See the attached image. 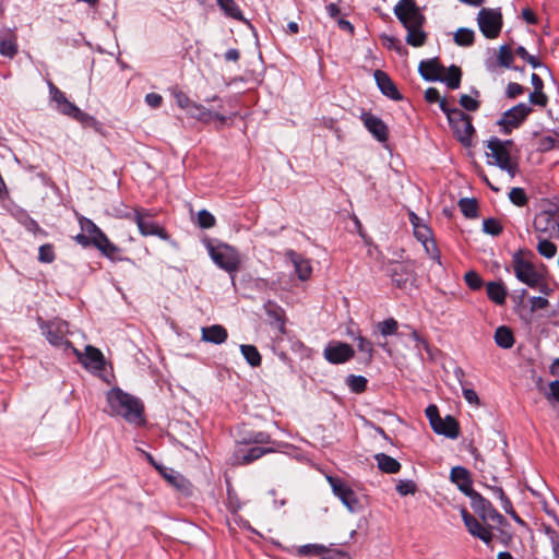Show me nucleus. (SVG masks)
<instances>
[{"label": "nucleus", "mask_w": 559, "mask_h": 559, "mask_svg": "<svg viewBox=\"0 0 559 559\" xmlns=\"http://www.w3.org/2000/svg\"><path fill=\"white\" fill-rule=\"evenodd\" d=\"M530 102L533 104V105H538V106H542V107H545L547 105V102H548V98L547 96L544 94L543 90H534L531 94H530Z\"/></svg>", "instance_id": "52"}, {"label": "nucleus", "mask_w": 559, "mask_h": 559, "mask_svg": "<svg viewBox=\"0 0 559 559\" xmlns=\"http://www.w3.org/2000/svg\"><path fill=\"white\" fill-rule=\"evenodd\" d=\"M471 504L473 510L485 521H491L497 524H502L504 518L491 506V503L483 498L478 492L471 497Z\"/></svg>", "instance_id": "14"}, {"label": "nucleus", "mask_w": 559, "mask_h": 559, "mask_svg": "<svg viewBox=\"0 0 559 559\" xmlns=\"http://www.w3.org/2000/svg\"><path fill=\"white\" fill-rule=\"evenodd\" d=\"M464 280L466 285L473 290H477L483 286V280L475 271H468L465 273Z\"/></svg>", "instance_id": "46"}, {"label": "nucleus", "mask_w": 559, "mask_h": 559, "mask_svg": "<svg viewBox=\"0 0 559 559\" xmlns=\"http://www.w3.org/2000/svg\"><path fill=\"white\" fill-rule=\"evenodd\" d=\"M72 353L79 358V360L86 367V368H92V369H95V370H103L104 369V366H105V359H104V355L103 353L92 346V345H87L85 347V353H81L79 349H76L75 347L72 348Z\"/></svg>", "instance_id": "18"}, {"label": "nucleus", "mask_w": 559, "mask_h": 559, "mask_svg": "<svg viewBox=\"0 0 559 559\" xmlns=\"http://www.w3.org/2000/svg\"><path fill=\"white\" fill-rule=\"evenodd\" d=\"M513 148L514 143L511 140L503 141L493 136L486 142L488 164L507 171L510 179H513L519 171L518 163L511 157Z\"/></svg>", "instance_id": "3"}, {"label": "nucleus", "mask_w": 559, "mask_h": 559, "mask_svg": "<svg viewBox=\"0 0 559 559\" xmlns=\"http://www.w3.org/2000/svg\"><path fill=\"white\" fill-rule=\"evenodd\" d=\"M390 276L392 278V282L399 288H405L408 283H413L415 280L414 262L405 261L401 263H392Z\"/></svg>", "instance_id": "15"}, {"label": "nucleus", "mask_w": 559, "mask_h": 559, "mask_svg": "<svg viewBox=\"0 0 559 559\" xmlns=\"http://www.w3.org/2000/svg\"><path fill=\"white\" fill-rule=\"evenodd\" d=\"M425 99L428 103H439V106L441 107V102L445 100L444 98L440 97L439 91L435 87H429L425 92Z\"/></svg>", "instance_id": "55"}, {"label": "nucleus", "mask_w": 559, "mask_h": 559, "mask_svg": "<svg viewBox=\"0 0 559 559\" xmlns=\"http://www.w3.org/2000/svg\"><path fill=\"white\" fill-rule=\"evenodd\" d=\"M265 308H266L269 316L273 317L276 321L281 322V325L283 326L284 325L283 311L280 308L274 307L270 302L265 306Z\"/></svg>", "instance_id": "57"}, {"label": "nucleus", "mask_w": 559, "mask_h": 559, "mask_svg": "<svg viewBox=\"0 0 559 559\" xmlns=\"http://www.w3.org/2000/svg\"><path fill=\"white\" fill-rule=\"evenodd\" d=\"M409 221L413 225L414 236L420 241L426 252L432 258H439V250L435 240L432 239V231L425 221L417 216L415 213H409Z\"/></svg>", "instance_id": "12"}, {"label": "nucleus", "mask_w": 559, "mask_h": 559, "mask_svg": "<svg viewBox=\"0 0 559 559\" xmlns=\"http://www.w3.org/2000/svg\"><path fill=\"white\" fill-rule=\"evenodd\" d=\"M462 519L471 535L479 538L487 545L491 543V532L487 527H485L475 516L468 513L465 509L462 510Z\"/></svg>", "instance_id": "19"}, {"label": "nucleus", "mask_w": 559, "mask_h": 559, "mask_svg": "<svg viewBox=\"0 0 559 559\" xmlns=\"http://www.w3.org/2000/svg\"><path fill=\"white\" fill-rule=\"evenodd\" d=\"M441 110L447 115L448 121L457 140L465 146L471 145L474 127L469 116L457 108H450L447 100L441 102Z\"/></svg>", "instance_id": "4"}, {"label": "nucleus", "mask_w": 559, "mask_h": 559, "mask_svg": "<svg viewBox=\"0 0 559 559\" xmlns=\"http://www.w3.org/2000/svg\"><path fill=\"white\" fill-rule=\"evenodd\" d=\"M499 63L504 68H510L513 62V53L509 46L503 45L499 48Z\"/></svg>", "instance_id": "43"}, {"label": "nucleus", "mask_w": 559, "mask_h": 559, "mask_svg": "<svg viewBox=\"0 0 559 559\" xmlns=\"http://www.w3.org/2000/svg\"><path fill=\"white\" fill-rule=\"evenodd\" d=\"M530 112L531 108L526 104H518L504 114L499 123L506 128H515L528 116Z\"/></svg>", "instance_id": "20"}, {"label": "nucleus", "mask_w": 559, "mask_h": 559, "mask_svg": "<svg viewBox=\"0 0 559 559\" xmlns=\"http://www.w3.org/2000/svg\"><path fill=\"white\" fill-rule=\"evenodd\" d=\"M509 198L510 201L518 206H523L527 203L526 193L522 188H512Z\"/></svg>", "instance_id": "44"}, {"label": "nucleus", "mask_w": 559, "mask_h": 559, "mask_svg": "<svg viewBox=\"0 0 559 559\" xmlns=\"http://www.w3.org/2000/svg\"><path fill=\"white\" fill-rule=\"evenodd\" d=\"M202 341L213 344H223L228 337L227 330L219 324L202 328Z\"/></svg>", "instance_id": "27"}, {"label": "nucleus", "mask_w": 559, "mask_h": 559, "mask_svg": "<svg viewBox=\"0 0 559 559\" xmlns=\"http://www.w3.org/2000/svg\"><path fill=\"white\" fill-rule=\"evenodd\" d=\"M207 252L214 263L229 274H235L240 266L241 260L236 248L227 243L206 245Z\"/></svg>", "instance_id": "5"}, {"label": "nucleus", "mask_w": 559, "mask_h": 559, "mask_svg": "<svg viewBox=\"0 0 559 559\" xmlns=\"http://www.w3.org/2000/svg\"><path fill=\"white\" fill-rule=\"evenodd\" d=\"M269 450L260 448V447H253L250 448L246 454H243L241 463H250L258 459H260L264 453H266Z\"/></svg>", "instance_id": "49"}, {"label": "nucleus", "mask_w": 559, "mask_h": 559, "mask_svg": "<svg viewBox=\"0 0 559 559\" xmlns=\"http://www.w3.org/2000/svg\"><path fill=\"white\" fill-rule=\"evenodd\" d=\"M530 304H531V309L533 311L539 310V309H545L548 307V300L544 297H533V298H531Z\"/></svg>", "instance_id": "58"}, {"label": "nucleus", "mask_w": 559, "mask_h": 559, "mask_svg": "<svg viewBox=\"0 0 559 559\" xmlns=\"http://www.w3.org/2000/svg\"><path fill=\"white\" fill-rule=\"evenodd\" d=\"M17 52L16 41L12 38L3 39L0 43V53L4 57L13 58Z\"/></svg>", "instance_id": "41"}, {"label": "nucleus", "mask_w": 559, "mask_h": 559, "mask_svg": "<svg viewBox=\"0 0 559 559\" xmlns=\"http://www.w3.org/2000/svg\"><path fill=\"white\" fill-rule=\"evenodd\" d=\"M495 492L498 496V498L502 501V508L504 509V511L508 513H511V511H513L512 504H511L510 500L507 498V496L504 495L503 490L501 488H495Z\"/></svg>", "instance_id": "60"}, {"label": "nucleus", "mask_w": 559, "mask_h": 559, "mask_svg": "<svg viewBox=\"0 0 559 559\" xmlns=\"http://www.w3.org/2000/svg\"><path fill=\"white\" fill-rule=\"evenodd\" d=\"M460 104L463 108L469 111H475L479 107L478 100L465 94L460 97Z\"/></svg>", "instance_id": "54"}, {"label": "nucleus", "mask_w": 559, "mask_h": 559, "mask_svg": "<svg viewBox=\"0 0 559 559\" xmlns=\"http://www.w3.org/2000/svg\"><path fill=\"white\" fill-rule=\"evenodd\" d=\"M346 383L353 392L361 393L366 390L367 379L362 376L350 374L347 377Z\"/></svg>", "instance_id": "37"}, {"label": "nucleus", "mask_w": 559, "mask_h": 559, "mask_svg": "<svg viewBox=\"0 0 559 559\" xmlns=\"http://www.w3.org/2000/svg\"><path fill=\"white\" fill-rule=\"evenodd\" d=\"M533 225L538 237L559 239V218L556 210L539 212Z\"/></svg>", "instance_id": "11"}, {"label": "nucleus", "mask_w": 559, "mask_h": 559, "mask_svg": "<svg viewBox=\"0 0 559 559\" xmlns=\"http://www.w3.org/2000/svg\"><path fill=\"white\" fill-rule=\"evenodd\" d=\"M495 342L501 348H511L514 344L512 331L507 326H499L495 332Z\"/></svg>", "instance_id": "31"}, {"label": "nucleus", "mask_w": 559, "mask_h": 559, "mask_svg": "<svg viewBox=\"0 0 559 559\" xmlns=\"http://www.w3.org/2000/svg\"><path fill=\"white\" fill-rule=\"evenodd\" d=\"M44 334L46 335L48 342L59 347L63 350H71L74 348L72 343L67 338L69 334L68 323L64 321L56 320L51 322H47L40 325Z\"/></svg>", "instance_id": "8"}, {"label": "nucleus", "mask_w": 559, "mask_h": 559, "mask_svg": "<svg viewBox=\"0 0 559 559\" xmlns=\"http://www.w3.org/2000/svg\"><path fill=\"white\" fill-rule=\"evenodd\" d=\"M361 120L368 131L371 132L378 141L385 142L388 140V127L380 118L366 112L362 114Z\"/></svg>", "instance_id": "21"}, {"label": "nucleus", "mask_w": 559, "mask_h": 559, "mask_svg": "<svg viewBox=\"0 0 559 559\" xmlns=\"http://www.w3.org/2000/svg\"><path fill=\"white\" fill-rule=\"evenodd\" d=\"M450 478L454 484H456L457 488L469 498L476 492L472 488V480L466 468L462 466L453 467L450 473Z\"/></svg>", "instance_id": "22"}, {"label": "nucleus", "mask_w": 559, "mask_h": 559, "mask_svg": "<svg viewBox=\"0 0 559 559\" xmlns=\"http://www.w3.org/2000/svg\"><path fill=\"white\" fill-rule=\"evenodd\" d=\"M374 459L377 461L378 467L383 473L395 474L401 469V464L388 454L378 453L374 455Z\"/></svg>", "instance_id": "29"}, {"label": "nucleus", "mask_w": 559, "mask_h": 559, "mask_svg": "<svg viewBox=\"0 0 559 559\" xmlns=\"http://www.w3.org/2000/svg\"><path fill=\"white\" fill-rule=\"evenodd\" d=\"M108 409L106 412L111 416H120L127 421L141 425L143 419L144 406L142 402L119 388L110 389L106 394Z\"/></svg>", "instance_id": "2"}, {"label": "nucleus", "mask_w": 559, "mask_h": 559, "mask_svg": "<svg viewBox=\"0 0 559 559\" xmlns=\"http://www.w3.org/2000/svg\"><path fill=\"white\" fill-rule=\"evenodd\" d=\"M483 229L486 234L498 236L502 231V226L499 221L487 218L483 223Z\"/></svg>", "instance_id": "47"}, {"label": "nucleus", "mask_w": 559, "mask_h": 559, "mask_svg": "<svg viewBox=\"0 0 559 559\" xmlns=\"http://www.w3.org/2000/svg\"><path fill=\"white\" fill-rule=\"evenodd\" d=\"M554 559H559V537L555 531L550 532Z\"/></svg>", "instance_id": "63"}, {"label": "nucleus", "mask_w": 559, "mask_h": 559, "mask_svg": "<svg viewBox=\"0 0 559 559\" xmlns=\"http://www.w3.org/2000/svg\"><path fill=\"white\" fill-rule=\"evenodd\" d=\"M286 255L290 259L298 278L300 281L309 280L312 273L310 261L294 251H288Z\"/></svg>", "instance_id": "26"}, {"label": "nucleus", "mask_w": 559, "mask_h": 559, "mask_svg": "<svg viewBox=\"0 0 559 559\" xmlns=\"http://www.w3.org/2000/svg\"><path fill=\"white\" fill-rule=\"evenodd\" d=\"M215 223H216V219H215L214 215L211 214L209 211L201 210L198 213V225L201 228H204V229L212 228L213 226H215Z\"/></svg>", "instance_id": "42"}, {"label": "nucleus", "mask_w": 559, "mask_h": 559, "mask_svg": "<svg viewBox=\"0 0 559 559\" xmlns=\"http://www.w3.org/2000/svg\"><path fill=\"white\" fill-rule=\"evenodd\" d=\"M240 352L251 367H259L261 365L262 358L255 346L240 345Z\"/></svg>", "instance_id": "33"}, {"label": "nucleus", "mask_w": 559, "mask_h": 559, "mask_svg": "<svg viewBox=\"0 0 559 559\" xmlns=\"http://www.w3.org/2000/svg\"><path fill=\"white\" fill-rule=\"evenodd\" d=\"M550 238L539 237L537 251L546 259H551L557 253V247L549 240Z\"/></svg>", "instance_id": "34"}, {"label": "nucleus", "mask_w": 559, "mask_h": 559, "mask_svg": "<svg viewBox=\"0 0 559 559\" xmlns=\"http://www.w3.org/2000/svg\"><path fill=\"white\" fill-rule=\"evenodd\" d=\"M148 213L141 209H133L132 214H128V218H132L143 236H158L162 239H167L166 230L152 221H147Z\"/></svg>", "instance_id": "13"}, {"label": "nucleus", "mask_w": 559, "mask_h": 559, "mask_svg": "<svg viewBox=\"0 0 559 559\" xmlns=\"http://www.w3.org/2000/svg\"><path fill=\"white\" fill-rule=\"evenodd\" d=\"M461 212L468 218H475L478 215V204L474 199H462L459 202Z\"/></svg>", "instance_id": "35"}, {"label": "nucleus", "mask_w": 559, "mask_h": 559, "mask_svg": "<svg viewBox=\"0 0 559 559\" xmlns=\"http://www.w3.org/2000/svg\"><path fill=\"white\" fill-rule=\"evenodd\" d=\"M162 96L157 93H148L146 96H145V102L148 106H151L152 108H157L162 105Z\"/></svg>", "instance_id": "59"}, {"label": "nucleus", "mask_w": 559, "mask_h": 559, "mask_svg": "<svg viewBox=\"0 0 559 559\" xmlns=\"http://www.w3.org/2000/svg\"><path fill=\"white\" fill-rule=\"evenodd\" d=\"M417 490L416 484L411 479L399 480L396 491L401 496L414 495Z\"/></svg>", "instance_id": "45"}, {"label": "nucleus", "mask_w": 559, "mask_h": 559, "mask_svg": "<svg viewBox=\"0 0 559 559\" xmlns=\"http://www.w3.org/2000/svg\"><path fill=\"white\" fill-rule=\"evenodd\" d=\"M57 109L61 114L69 116L85 126H92L95 123V119L92 116L82 111L79 107H76L73 103H71L68 99L63 102L61 106H59Z\"/></svg>", "instance_id": "25"}, {"label": "nucleus", "mask_w": 559, "mask_h": 559, "mask_svg": "<svg viewBox=\"0 0 559 559\" xmlns=\"http://www.w3.org/2000/svg\"><path fill=\"white\" fill-rule=\"evenodd\" d=\"M224 12L236 20H242V13L234 0H217Z\"/></svg>", "instance_id": "36"}, {"label": "nucleus", "mask_w": 559, "mask_h": 559, "mask_svg": "<svg viewBox=\"0 0 559 559\" xmlns=\"http://www.w3.org/2000/svg\"><path fill=\"white\" fill-rule=\"evenodd\" d=\"M524 92V87L519 83H509L507 87V95L510 98H515L522 95Z\"/></svg>", "instance_id": "56"}, {"label": "nucleus", "mask_w": 559, "mask_h": 559, "mask_svg": "<svg viewBox=\"0 0 559 559\" xmlns=\"http://www.w3.org/2000/svg\"><path fill=\"white\" fill-rule=\"evenodd\" d=\"M174 96L176 98V103L177 105L182 108V109H186L187 112L189 114V109L191 107V105H193L194 103L190 100V98L188 97L187 94H185L183 92L181 91H177L174 93Z\"/></svg>", "instance_id": "51"}, {"label": "nucleus", "mask_w": 559, "mask_h": 559, "mask_svg": "<svg viewBox=\"0 0 559 559\" xmlns=\"http://www.w3.org/2000/svg\"><path fill=\"white\" fill-rule=\"evenodd\" d=\"M82 230L91 238L92 245L99 249L106 257L114 258L118 248L110 242L107 236L88 218L80 219Z\"/></svg>", "instance_id": "7"}, {"label": "nucleus", "mask_w": 559, "mask_h": 559, "mask_svg": "<svg viewBox=\"0 0 559 559\" xmlns=\"http://www.w3.org/2000/svg\"><path fill=\"white\" fill-rule=\"evenodd\" d=\"M463 396L469 404L479 405L478 395L473 389L463 388Z\"/></svg>", "instance_id": "61"}, {"label": "nucleus", "mask_w": 559, "mask_h": 559, "mask_svg": "<svg viewBox=\"0 0 559 559\" xmlns=\"http://www.w3.org/2000/svg\"><path fill=\"white\" fill-rule=\"evenodd\" d=\"M419 73L426 81H439L445 72L437 59L424 60L419 63Z\"/></svg>", "instance_id": "23"}, {"label": "nucleus", "mask_w": 559, "mask_h": 559, "mask_svg": "<svg viewBox=\"0 0 559 559\" xmlns=\"http://www.w3.org/2000/svg\"><path fill=\"white\" fill-rule=\"evenodd\" d=\"M394 14L407 31L405 41L413 47H421L427 40L424 31L426 17L415 0H400L394 7Z\"/></svg>", "instance_id": "1"}, {"label": "nucleus", "mask_w": 559, "mask_h": 559, "mask_svg": "<svg viewBox=\"0 0 559 559\" xmlns=\"http://www.w3.org/2000/svg\"><path fill=\"white\" fill-rule=\"evenodd\" d=\"M374 79L378 87L385 96L394 100L402 99V95L399 93L395 84L385 72L381 70L374 71Z\"/></svg>", "instance_id": "24"}, {"label": "nucleus", "mask_w": 559, "mask_h": 559, "mask_svg": "<svg viewBox=\"0 0 559 559\" xmlns=\"http://www.w3.org/2000/svg\"><path fill=\"white\" fill-rule=\"evenodd\" d=\"M328 480L332 487L334 495L340 498L344 506L352 512L358 508V499L349 486L341 479L329 476Z\"/></svg>", "instance_id": "16"}, {"label": "nucleus", "mask_w": 559, "mask_h": 559, "mask_svg": "<svg viewBox=\"0 0 559 559\" xmlns=\"http://www.w3.org/2000/svg\"><path fill=\"white\" fill-rule=\"evenodd\" d=\"M189 115L200 121L210 122L213 120H219V122L223 124L226 121V118L224 116H221L217 112L211 111L206 109L204 106L200 104H193L191 105L189 109Z\"/></svg>", "instance_id": "28"}, {"label": "nucleus", "mask_w": 559, "mask_h": 559, "mask_svg": "<svg viewBox=\"0 0 559 559\" xmlns=\"http://www.w3.org/2000/svg\"><path fill=\"white\" fill-rule=\"evenodd\" d=\"M357 347L358 350L364 353L367 357V360H371L373 354L372 343L362 336L357 337Z\"/></svg>", "instance_id": "50"}, {"label": "nucleus", "mask_w": 559, "mask_h": 559, "mask_svg": "<svg viewBox=\"0 0 559 559\" xmlns=\"http://www.w3.org/2000/svg\"><path fill=\"white\" fill-rule=\"evenodd\" d=\"M49 93L51 96V99L57 104V108L61 106L63 102H66L68 98L66 97L64 93L61 92L56 85H53L51 82L49 83Z\"/></svg>", "instance_id": "53"}, {"label": "nucleus", "mask_w": 559, "mask_h": 559, "mask_svg": "<svg viewBox=\"0 0 559 559\" xmlns=\"http://www.w3.org/2000/svg\"><path fill=\"white\" fill-rule=\"evenodd\" d=\"M480 32L486 38H497L502 28V14L498 9H481L477 15Z\"/></svg>", "instance_id": "10"}, {"label": "nucleus", "mask_w": 559, "mask_h": 559, "mask_svg": "<svg viewBox=\"0 0 559 559\" xmlns=\"http://www.w3.org/2000/svg\"><path fill=\"white\" fill-rule=\"evenodd\" d=\"M454 41L460 46H469L474 41V31L469 28H460L454 34Z\"/></svg>", "instance_id": "38"}, {"label": "nucleus", "mask_w": 559, "mask_h": 559, "mask_svg": "<svg viewBox=\"0 0 559 559\" xmlns=\"http://www.w3.org/2000/svg\"><path fill=\"white\" fill-rule=\"evenodd\" d=\"M461 76H462L461 69L456 66H451L442 74V79L440 81L445 82L449 88L456 90L460 87Z\"/></svg>", "instance_id": "32"}, {"label": "nucleus", "mask_w": 559, "mask_h": 559, "mask_svg": "<svg viewBox=\"0 0 559 559\" xmlns=\"http://www.w3.org/2000/svg\"><path fill=\"white\" fill-rule=\"evenodd\" d=\"M328 550L324 546L310 544L300 546L297 552L301 556H319L321 558Z\"/></svg>", "instance_id": "40"}, {"label": "nucleus", "mask_w": 559, "mask_h": 559, "mask_svg": "<svg viewBox=\"0 0 559 559\" xmlns=\"http://www.w3.org/2000/svg\"><path fill=\"white\" fill-rule=\"evenodd\" d=\"M487 296L497 305H503L507 298V289L501 283L490 282L486 287Z\"/></svg>", "instance_id": "30"}, {"label": "nucleus", "mask_w": 559, "mask_h": 559, "mask_svg": "<svg viewBox=\"0 0 559 559\" xmlns=\"http://www.w3.org/2000/svg\"><path fill=\"white\" fill-rule=\"evenodd\" d=\"M513 270L520 282L530 287H538L540 292L547 294V286L543 283L542 276L531 262L515 257L513 260Z\"/></svg>", "instance_id": "9"}, {"label": "nucleus", "mask_w": 559, "mask_h": 559, "mask_svg": "<svg viewBox=\"0 0 559 559\" xmlns=\"http://www.w3.org/2000/svg\"><path fill=\"white\" fill-rule=\"evenodd\" d=\"M354 349L346 343H331L324 348V357L331 364H343L354 357Z\"/></svg>", "instance_id": "17"}, {"label": "nucleus", "mask_w": 559, "mask_h": 559, "mask_svg": "<svg viewBox=\"0 0 559 559\" xmlns=\"http://www.w3.org/2000/svg\"><path fill=\"white\" fill-rule=\"evenodd\" d=\"M320 559H350L349 556L340 550H328Z\"/></svg>", "instance_id": "62"}, {"label": "nucleus", "mask_w": 559, "mask_h": 559, "mask_svg": "<svg viewBox=\"0 0 559 559\" xmlns=\"http://www.w3.org/2000/svg\"><path fill=\"white\" fill-rule=\"evenodd\" d=\"M38 260L44 263H51L55 260V251L52 245H43L38 250Z\"/></svg>", "instance_id": "48"}, {"label": "nucleus", "mask_w": 559, "mask_h": 559, "mask_svg": "<svg viewBox=\"0 0 559 559\" xmlns=\"http://www.w3.org/2000/svg\"><path fill=\"white\" fill-rule=\"evenodd\" d=\"M426 416L429 419L432 430L438 435H443L448 438L455 439L460 435L459 423L452 416L441 418L438 407L429 405L426 411Z\"/></svg>", "instance_id": "6"}, {"label": "nucleus", "mask_w": 559, "mask_h": 559, "mask_svg": "<svg viewBox=\"0 0 559 559\" xmlns=\"http://www.w3.org/2000/svg\"><path fill=\"white\" fill-rule=\"evenodd\" d=\"M551 396L559 402V381H552L549 384Z\"/></svg>", "instance_id": "64"}, {"label": "nucleus", "mask_w": 559, "mask_h": 559, "mask_svg": "<svg viewBox=\"0 0 559 559\" xmlns=\"http://www.w3.org/2000/svg\"><path fill=\"white\" fill-rule=\"evenodd\" d=\"M377 328H378L379 332L381 333V335L389 336V335L396 334L397 329H399V323L395 319L390 318V319L379 322L377 324Z\"/></svg>", "instance_id": "39"}]
</instances>
